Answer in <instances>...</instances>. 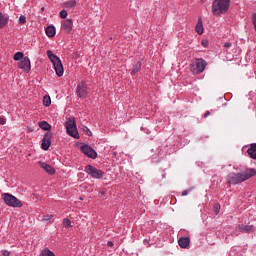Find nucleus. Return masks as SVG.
I'll use <instances>...</instances> for the list:
<instances>
[{
    "label": "nucleus",
    "mask_w": 256,
    "mask_h": 256,
    "mask_svg": "<svg viewBox=\"0 0 256 256\" xmlns=\"http://www.w3.org/2000/svg\"><path fill=\"white\" fill-rule=\"evenodd\" d=\"M76 95L79 97V99H87V96L89 95V88L87 87V83L81 82L78 84L76 88Z\"/></svg>",
    "instance_id": "8"
},
{
    "label": "nucleus",
    "mask_w": 256,
    "mask_h": 256,
    "mask_svg": "<svg viewBox=\"0 0 256 256\" xmlns=\"http://www.w3.org/2000/svg\"><path fill=\"white\" fill-rule=\"evenodd\" d=\"M85 171L88 175H91L93 179H103V176L105 175L103 171L91 165H86Z\"/></svg>",
    "instance_id": "7"
},
{
    "label": "nucleus",
    "mask_w": 256,
    "mask_h": 256,
    "mask_svg": "<svg viewBox=\"0 0 256 256\" xmlns=\"http://www.w3.org/2000/svg\"><path fill=\"white\" fill-rule=\"evenodd\" d=\"M2 199L9 207H23V202L9 193L2 194Z\"/></svg>",
    "instance_id": "5"
},
{
    "label": "nucleus",
    "mask_w": 256,
    "mask_h": 256,
    "mask_svg": "<svg viewBox=\"0 0 256 256\" xmlns=\"http://www.w3.org/2000/svg\"><path fill=\"white\" fill-rule=\"evenodd\" d=\"M47 37H55V28L53 26H48L46 28Z\"/></svg>",
    "instance_id": "18"
},
{
    "label": "nucleus",
    "mask_w": 256,
    "mask_h": 256,
    "mask_svg": "<svg viewBox=\"0 0 256 256\" xmlns=\"http://www.w3.org/2000/svg\"><path fill=\"white\" fill-rule=\"evenodd\" d=\"M47 56L50 59V61L53 63L54 69L56 71V75H58V77H63V63H61V59H59V57H57V55L53 54V51L48 50L47 51Z\"/></svg>",
    "instance_id": "3"
},
{
    "label": "nucleus",
    "mask_w": 256,
    "mask_h": 256,
    "mask_svg": "<svg viewBox=\"0 0 256 256\" xmlns=\"http://www.w3.org/2000/svg\"><path fill=\"white\" fill-rule=\"evenodd\" d=\"M43 104L45 105V107H49L51 105V97L44 96L43 97Z\"/></svg>",
    "instance_id": "25"
},
{
    "label": "nucleus",
    "mask_w": 256,
    "mask_h": 256,
    "mask_svg": "<svg viewBox=\"0 0 256 256\" xmlns=\"http://www.w3.org/2000/svg\"><path fill=\"white\" fill-rule=\"evenodd\" d=\"M189 243H191V240L187 237H185V238L182 237L178 240V245L182 249H187V247H189Z\"/></svg>",
    "instance_id": "16"
},
{
    "label": "nucleus",
    "mask_w": 256,
    "mask_h": 256,
    "mask_svg": "<svg viewBox=\"0 0 256 256\" xmlns=\"http://www.w3.org/2000/svg\"><path fill=\"white\" fill-rule=\"evenodd\" d=\"M40 256H55V254L51 252V250H49L48 248H45L41 251Z\"/></svg>",
    "instance_id": "24"
},
{
    "label": "nucleus",
    "mask_w": 256,
    "mask_h": 256,
    "mask_svg": "<svg viewBox=\"0 0 256 256\" xmlns=\"http://www.w3.org/2000/svg\"><path fill=\"white\" fill-rule=\"evenodd\" d=\"M231 0H214L212 4V13L216 17L219 15L225 14L226 11H229V5Z\"/></svg>",
    "instance_id": "2"
},
{
    "label": "nucleus",
    "mask_w": 256,
    "mask_h": 256,
    "mask_svg": "<svg viewBox=\"0 0 256 256\" xmlns=\"http://www.w3.org/2000/svg\"><path fill=\"white\" fill-rule=\"evenodd\" d=\"M2 255L3 256H10L11 253H9V251L5 250V251H3Z\"/></svg>",
    "instance_id": "33"
},
{
    "label": "nucleus",
    "mask_w": 256,
    "mask_h": 256,
    "mask_svg": "<svg viewBox=\"0 0 256 256\" xmlns=\"http://www.w3.org/2000/svg\"><path fill=\"white\" fill-rule=\"evenodd\" d=\"M0 125H5V118L0 117Z\"/></svg>",
    "instance_id": "35"
},
{
    "label": "nucleus",
    "mask_w": 256,
    "mask_h": 256,
    "mask_svg": "<svg viewBox=\"0 0 256 256\" xmlns=\"http://www.w3.org/2000/svg\"><path fill=\"white\" fill-rule=\"evenodd\" d=\"M13 59L14 61H23V59H25V54H23V52H17L14 54Z\"/></svg>",
    "instance_id": "21"
},
{
    "label": "nucleus",
    "mask_w": 256,
    "mask_h": 256,
    "mask_svg": "<svg viewBox=\"0 0 256 256\" xmlns=\"http://www.w3.org/2000/svg\"><path fill=\"white\" fill-rule=\"evenodd\" d=\"M18 68L26 71V73H29L31 71V60H29V57H24L22 60L18 62Z\"/></svg>",
    "instance_id": "10"
},
{
    "label": "nucleus",
    "mask_w": 256,
    "mask_h": 256,
    "mask_svg": "<svg viewBox=\"0 0 256 256\" xmlns=\"http://www.w3.org/2000/svg\"><path fill=\"white\" fill-rule=\"evenodd\" d=\"M256 170L251 168L246 171H243L241 173H230L228 174V183L230 185H239V183H243L244 181H247L251 179V177H255Z\"/></svg>",
    "instance_id": "1"
},
{
    "label": "nucleus",
    "mask_w": 256,
    "mask_h": 256,
    "mask_svg": "<svg viewBox=\"0 0 256 256\" xmlns=\"http://www.w3.org/2000/svg\"><path fill=\"white\" fill-rule=\"evenodd\" d=\"M66 131L70 135V137H73L74 139H79V132L77 131V123L75 120H68L66 122Z\"/></svg>",
    "instance_id": "6"
},
{
    "label": "nucleus",
    "mask_w": 256,
    "mask_h": 256,
    "mask_svg": "<svg viewBox=\"0 0 256 256\" xmlns=\"http://www.w3.org/2000/svg\"><path fill=\"white\" fill-rule=\"evenodd\" d=\"M53 138V133L47 132L42 139V149L44 151H49L51 147V139Z\"/></svg>",
    "instance_id": "11"
},
{
    "label": "nucleus",
    "mask_w": 256,
    "mask_h": 256,
    "mask_svg": "<svg viewBox=\"0 0 256 256\" xmlns=\"http://www.w3.org/2000/svg\"><path fill=\"white\" fill-rule=\"evenodd\" d=\"M63 227H65L66 229H69V227H71V220H69L68 218H64Z\"/></svg>",
    "instance_id": "26"
},
{
    "label": "nucleus",
    "mask_w": 256,
    "mask_h": 256,
    "mask_svg": "<svg viewBox=\"0 0 256 256\" xmlns=\"http://www.w3.org/2000/svg\"><path fill=\"white\" fill-rule=\"evenodd\" d=\"M19 24L20 25H25V23H27V17H25V16H20V18H19Z\"/></svg>",
    "instance_id": "27"
},
{
    "label": "nucleus",
    "mask_w": 256,
    "mask_h": 256,
    "mask_svg": "<svg viewBox=\"0 0 256 256\" xmlns=\"http://www.w3.org/2000/svg\"><path fill=\"white\" fill-rule=\"evenodd\" d=\"M205 28H203V19L201 17L198 18V22L196 24V33L198 35H203Z\"/></svg>",
    "instance_id": "15"
},
{
    "label": "nucleus",
    "mask_w": 256,
    "mask_h": 256,
    "mask_svg": "<svg viewBox=\"0 0 256 256\" xmlns=\"http://www.w3.org/2000/svg\"><path fill=\"white\" fill-rule=\"evenodd\" d=\"M75 5H77V2L75 0H70L64 3V7L66 9H73V7H75Z\"/></svg>",
    "instance_id": "20"
},
{
    "label": "nucleus",
    "mask_w": 256,
    "mask_h": 256,
    "mask_svg": "<svg viewBox=\"0 0 256 256\" xmlns=\"http://www.w3.org/2000/svg\"><path fill=\"white\" fill-rule=\"evenodd\" d=\"M219 211H221V205L215 204L214 205V213H215V215H219Z\"/></svg>",
    "instance_id": "28"
},
{
    "label": "nucleus",
    "mask_w": 256,
    "mask_h": 256,
    "mask_svg": "<svg viewBox=\"0 0 256 256\" xmlns=\"http://www.w3.org/2000/svg\"><path fill=\"white\" fill-rule=\"evenodd\" d=\"M86 131H87V135H89V136L92 135V133H91V131L89 130V128H86Z\"/></svg>",
    "instance_id": "38"
},
{
    "label": "nucleus",
    "mask_w": 256,
    "mask_h": 256,
    "mask_svg": "<svg viewBox=\"0 0 256 256\" xmlns=\"http://www.w3.org/2000/svg\"><path fill=\"white\" fill-rule=\"evenodd\" d=\"M67 15H68V13H67L66 10H62V11L60 12V17H61V19H67Z\"/></svg>",
    "instance_id": "29"
},
{
    "label": "nucleus",
    "mask_w": 256,
    "mask_h": 256,
    "mask_svg": "<svg viewBox=\"0 0 256 256\" xmlns=\"http://www.w3.org/2000/svg\"><path fill=\"white\" fill-rule=\"evenodd\" d=\"M80 151H82V153L86 155V157H89L90 159H97V151H95V149L89 146V144H83L80 147Z\"/></svg>",
    "instance_id": "9"
},
{
    "label": "nucleus",
    "mask_w": 256,
    "mask_h": 256,
    "mask_svg": "<svg viewBox=\"0 0 256 256\" xmlns=\"http://www.w3.org/2000/svg\"><path fill=\"white\" fill-rule=\"evenodd\" d=\"M40 167L48 173V175H55V168L45 162H38Z\"/></svg>",
    "instance_id": "12"
},
{
    "label": "nucleus",
    "mask_w": 256,
    "mask_h": 256,
    "mask_svg": "<svg viewBox=\"0 0 256 256\" xmlns=\"http://www.w3.org/2000/svg\"><path fill=\"white\" fill-rule=\"evenodd\" d=\"M107 245H108V247H113L114 244L112 241H108Z\"/></svg>",
    "instance_id": "37"
},
{
    "label": "nucleus",
    "mask_w": 256,
    "mask_h": 256,
    "mask_svg": "<svg viewBox=\"0 0 256 256\" xmlns=\"http://www.w3.org/2000/svg\"><path fill=\"white\" fill-rule=\"evenodd\" d=\"M202 46L203 47H208V45H209V41H207V40H202Z\"/></svg>",
    "instance_id": "32"
},
{
    "label": "nucleus",
    "mask_w": 256,
    "mask_h": 256,
    "mask_svg": "<svg viewBox=\"0 0 256 256\" xmlns=\"http://www.w3.org/2000/svg\"><path fill=\"white\" fill-rule=\"evenodd\" d=\"M247 153L250 159L256 160V143L250 144V148H248Z\"/></svg>",
    "instance_id": "14"
},
{
    "label": "nucleus",
    "mask_w": 256,
    "mask_h": 256,
    "mask_svg": "<svg viewBox=\"0 0 256 256\" xmlns=\"http://www.w3.org/2000/svg\"><path fill=\"white\" fill-rule=\"evenodd\" d=\"M210 115H211V112L207 111V112L204 114L205 119H207V117H209Z\"/></svg>",
    "instance_id": "36"
},
{
    "label": "nucleus",
    "mask_w": 256,
    "mask_h": 256,
    "mask_svg": "<svg viewBox=\"0 0 256 256\" xmlns=\"http://www.w3.org/2000/svg\"><path fill=\"white\" fill-rule=\"evenodd\" d=\"M7 23H9V18H7L3 13H0V29H3Z\"/></svg>",
    "instance_id": "17"
},
{
    "label": "nucleus",
    "mask_w": 256,
    "mask_h": 256,
    "mask_svg": "<svg viewBox=\"0 0 256 256\" xmlns=\"http://www.w3.org/2000/svg\"><path fill=\"white\" fill-rule=\"evenodd\" d=\"M225 49H229V47H233V44L231 42H226L224 44Z\"/></svg>",
    "instance_id": "31"
},
{
    "label": "nucleus",
    "mask_w": 256,
    "mask_h": 256,
    "mask_svg": "<svg viewBox=\"0 0 256 256\" xmlns=\"http://www.w3.org/2000/svg\"><path fill=\"white\" fill-rule=\"evenodd\" d=\"M206 68L207 61H205L203 58H197L191 65V72L193 73V75H199L200 73H203Z\"/></svg>",
    "instance_id": "4"
},
{
    "label": "nucleus",
    "mask_w": 256,
    "mask_h": 256,
    "mask_svg": "<svg viewBox=\"0 0 256 256\" xmlns=\"http://www.w3.org/2000/svg\"><path fill=\"white\" fill-rule=\"evenodd\" d=\"M63 29L66 33H71V31H73V20L69 18L64 20Z\"/></svg>",
    "instance_id": "13"
},
{
    "label": "nucleus",
    "mask_w": 256,
    "mask_h": 256,
    "mask_svg": "<svg viewBox=\"0 0 256 256\" xmlns=\"http://www.w3.org/2000/svg\"><path fill=\"white\" fill-rule=\"evenodd\" d=\"M44 221H50V222H52V221H53V215L44 216Z\"/></svg>",
    "instance_id": "30"
},
{
    "label": "nucleus",
    "mask_w": 256,
    "mask_h": 256,
    "mask_svg": "<svg viewBox=\"0 0 256 256\" xmlns=\"http://www.w3.org/2000/svg\"><path fill=\"white\" fill-rule=\"evenodd\" d=\"M240 231L241 233H251L253 232V226H249V225L242 226L240 227Z\"/></svg>",
    "instance_id": "22"
},
{
    "label": "nucleus",
    "mask_w": 256,
    "mask_h": 256,
    "mask_svg": "<svg viewBox=\"0 0 256 256\" xmlns=\"http://www.w3.org/2000/svg\"><path fill=\"white\" fill-rule=\"evenodd\" d=\"M40 129H43L44 131H49L51 129V125L47 123V121H42L39 123Z\"/></svg>",
    "instance_id": "19"
},
{
    "label": "nucleus",
    "mask_w": 256,
    "mask_h": 256,
    "mask_svg": "<svg viewBox=\"0 0 256 256\" xmlns=\"http://www.w3.org/2000/svg\"><path fill=\"white\" fill-rule=\"evenodd\" d=\"M138 71H141V62H137L132 69V75H136Z\"/></svg>",
    "instance_id": "23"
},
{
    "label": "nucleus",
    "mask_w": 256,
    "mask_h": 256,
    "mask_svg": "<svg viewBox=\"0 0 256 256\" xmlns=\"http://www.w3.org/2000/svg\"><path fill=\"white\" fill-rule=\"evenodd\" d=\"M187 195H189V192H188L187 190H184V191L182 192V197H185V196H187Z\"/></svg>",
    "instance_id": "34"
}]
</instances>
